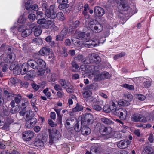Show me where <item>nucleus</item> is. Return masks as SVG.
Wrapping results in <instances>:
<instances>
[{
  "label": "nucleus",
  "instance_id": "nucleus-60",
  "mask_svg": "<svg viewBox=\"0 0 154 154\" xmlns=\"http://www.w3.org/2000/svg\"><path fill=\"white\" fill-rule=\"evenodd\" d=\"M136 98L140 100L143 101L144 100L145 98V97L141 94H138L137 95Z\"/></svg>",
  "mask_w": 154,
  "mask_h": 154
},
{
  "label": "nucleus",
  "instance_id": "nucleus-31",
  "mask_svg": "<svg viewBox=\"0 0 154 154\" xmlns=\"http://www.w3.org/2000/svg\"><path fill=\"white\" fill-rule=\"evenodd\" d=\"M34 34L35 36H39L42 33V30L40 27L39 26L38 27H34L33 28Z\"/></svg>",
  "mask_w": 154,
  "mask_h": 154
},
{
  "label": "nucleus",
  "instance_id": "nucleus-32",
  "mask_svg": "<svg viewBox=\"0 0 154 154\" xmlns=\"http://www.w3.org/2000/svg\"><path fill=\"white\" fill-rule=\"evenodd\" d=\"M60 33L64 39L67 38L70 35L69 31L66 29H63L61 31Z\"/></svg>",
  "mask_w": 154,
  "mask_h": 154
},
{
  "label": "nucleus",
  "instance_id": "nucleus-16",
  "mask_svg": "<svg viewBox=\"0 0 154 154\" xmlns=\"http://www.w3.org/2000/svg\"><path fill=\"white\" fill-rule=\"evenodd\" d=\"M9 69L11 70H14L13 72L15 75H19V64H11L9 67Z\"/></svg>",
  "mask_w": 154,
  "mask_h": 154
},
{
  "label": "nucleus",
  "instance_id": "nucleus-34",
  "mask_svg": "<svg viewBox=\"0 0 154 154\" xmlns=\"http://www.w3.org/2000/svg\"><path fill=\"white\" fill-rule=\"evenodd\" d=\"M83 109V106L77 103L76 106L72 109V111L74 112H77L80 111Z\"/></svg>",
  "mask_w": 154,
  "mask_h": 154
},
{
  "label": "nucleus",
  "instance_id": "nucleus-48",
  "mask_svg": "<svg viewBox=\"0 0 154 154\" xmlns=\"http://www.w3.org/2000/svg\"><path fill=\"white\" fill-rule=\"evenodd\" d=\"M122 86L131 90H134V87L133 85L127 84H123Z\"/></svg>",
  "mask_w": 154,
  "mask_h": 154
},
{
  "label": "nucleus",
  "instance_id": "nucleus-33",
  "mask_svg": "<svg viewBox=\"0 0 154 154\" xmlns=\"http://www.w3.org/2000/svg\"><path fill=\"white\" fill-rule=\"evenodd\" d=\"M71 64L72 66V71L73 72H78L79 70V66L76 62L75 61H73L72 62Z\"/></svg>",
  "mask_w": 154,
  "mask_h": 154
},
{
  "label": "nucleus",
  "instance_id": "nucleus-29",
  "mask_svg": "<svg viewBox=\"0 0 154 154\" xmlns=\"http://www.w3.org/2000/svg\"><path fill=\"white\" fill-rule=\"evenodd\" d=\"M93 75L94 76V80L96 81L98 80H102L101 76V73H100L99 72L98 70L95 71L93 73Z\"/></svg>",
  "mask_w": 154,
  "mask_h": 154
},
{
  "label": "nucleus",
  "instance_id": "nucleus-7",
  "mask_svg": "<svg viewBox=\"0 0 154 154\" xmlns=\"http://www.w3.org/2000/svg\"><path fill=\"white\" fill-rule=\"evenodd\" d=\"M113 114L119 117L120 119L125 118L126 115V111L125 109L120 108L116 109L113 111Z\"/></svg>",
  "mask_w": 154,
  "mask_h": 154
},
{
  "label": "nucleus",
  "instance_id": "nucleus-17",
  "mask_svg": "<svg viewBox=\"0 0 154 154\" xmlns=\"http://www.w3.org/2000/svg\"><path fill=\"white\" fill-rule=\"evenodd\" d=\"M77 37L78 39H80L83 40L84 41H87V40L89 38V36L86 34L85 32H79L77 33Z\"/></svg>",
  "mask_w": 154,
  "mask_h": 154
},
{
  "label": "nucleus",
  "instance_id": "nucleus-28",
  "mask_svg": "<svg viewBox=\"0 0 154 154\" xmlns=\"http://www.w3.org/2000/svg\"><path fill=\"white\" fill-rule=\"evenodd\" d=\"M91 132V129L88 127L83 126L82 128L81 133L84 135H88Z\"/></svg>",
  "mask_w": 154,
  "mask_h": 154
},
{
  "label": "nucleus",
  "instance_id": "nucleus-51",
  "mask_svg": "<svg viewBox=\"0 0 154 154\" xmlns=\"http://www.w3.org/2000/svg\"><path fill=\"white\" fill-rule=\"evenodd\" d=\"M125 53L124 52H121L115 55L114 56V59L115 60H116L123 56H125Z\"/></svg>",
  "mask_w": 154,
  "mask_h": 154
},
{
  "label": "nucleus",
  "instance_id": "nucleus-46",
  "mask_svg": "<svg viewBox=\"0 0 154 154\" xmlns=\"http://www.w3.org/2000/svg\"><path fill=\"white\" fill-rule=\"evenodd\" d=\"M31 13L32 12L28 14L29 15L28 17V19L30 21L33 22L36 19V16L35 14H32Z\"/></svg>",
  "mask_w": 154,
  "mask_h": 154
},
{
  "label": "nucleus",
  "instance_id": "nucleus-6",
  "mask_svg": "<svg viewBox=\"0 0 154 154\" xmlns=\"http://www.w3.org/2000/svg\"><path fill=\"white\" fill-rule=\"evenodd\" d=\"M131 119L132 121L135 122H145L146 120L145 118L143 115L138 113H135L132 114Z\"/></svg>",
  "mask_w": 154,
  "mask_h": 154
},
{
  "label": "nucleus",
  "instance_id": "nucleus-61",
  "mask_svg": "<svg viewBox=\"0 0 154 154\" xmlns=\"http://www.w3.org/2000/svg\"><path fill=\"white\" fill-rule=\"evenodd\" d=\"M34 42L37 43L38 45H41L42 43V41L40 38H37L33 39Z\"/></svg>",
  "mask_w": 154,
  "mask_h": 154
},
{
  "label": "nucleus",
  "instance_id": "nucleus-10",
  "mask_svg": "<svg viewBox=\"0 0 154 154\" xmlns=\"http://www.w3.org/2000/svg\"><path fill=\"white\" fill-rule=\"evenodd\" d=\"M88 57L89 60L88 61L89 62V64L91 63H98L101 61L100 58L96 54H89L88 55Z\"/></svg>",
  "mask_w": 154,
  "mask_h": 154
},
{
  "label": "nucleus",
  "instance_id": "nucleus-3",
  "mask_svg": "<svg viewBox=\"0 0 154 154\" xmlns=\"http://www.w3.org/2000/svg\"><path fill=\"white\" fill-rule=\"evenodd\" d=\"M28 102L27 101H26L25 100L22 101V106L24 107V108L20 112V115L21 116H24L25 114L26 115L25 117L24 116H23L22 119V121L24 122L27 120V119L29 117V112L27 111L26 109V106Z\"/></svg>",
  "mask_w": 154,
  "mask_h": 154
},
{
  "label": "nucleus",
  "instance_id": "nucleus-64",
  "mask_svg": "<svg viewBox=\"0 0 154 154\" xmlns=\"http://www.w3.org/2000/svg\"><path fill=\"white\" fill-rule=\"evenodd\" d=\"M55 38V40L56 41H62L64 39L60 33V35H56Z\"/></svg>",
  "mask_w": 154,
  "mask_h": 154
},
{
  "label": "nucleus",
  "instance_id": "nucleus-63",
  "mask_svg": "<svg viewBox=\"0 0 154 154\" xmlns=\"http://www.w3.org/2000/svg\"><path fill=\"white\" fill-rule=\"evenodd\" d=\"M43 68L38 69L39 70L37 72V75L39 76H42L45 72V71L42 69Z\"/></svg>",
  "mask_w": 154,
  "mask_h": 154
},
{
  "label": "nucleus",
  "instance_id": "nucleus-41",
  "mask_svg": "<svg viewBox=\"0 0 154 154\" xmlns=\"http://www.w3.org/2000/svg\"><path fill=\"white\" fill-rule=\"evenodd\" d=\"M60 21H62L65 19L63 14L62 12H59L56 14V17Z\"/></svg>",
  "mask_w": 154,
  "mask_h": 154
},
{
  "label": "nucleus",
  "instance_id": "nucleus-50",
  "mask_svg": "<svg viewBox=\"0 0 154 154\" xmlns=\"http://www.w3.org/2000/svg\"><path fill=\"white\" fill-rule=\"evenodd\" d=\"M124 98L127 101L129 102L131 101L132 100L133 96L131 94H125L124 96Z\"/></svg>",
  "mask_w": 154,
  "mask_h": 154
},
{
  "label": "nucleus",
  "instance_id": "nucleus-21",
  "mask_svg": "<svg viewBox=\"0 0 154 154\" xmlns=\"http://www.w3.org/2000/svg\"><path fill=\"white\" fill-rule=\"evenodd\" d=\"M85 42H87L85 44V46L86 47L91 48L99 45V44H97L93 40H91L89 41L88 39L87 41Z\"/></svg>",
  "mask_w": 154,
  "mask_h": 154
},
{
  "label": "nucleus",
  "instance_id": "nucleus-5",
  "mask_svg": "<svg viewBox=\"0 0 154 154\" xmlns=\"http://www.w3.org/2000/svg\"><path fill=\"white\" fill-rule=\"evenodd\" d=\"M30 28L26 29V26H20V32H22L21 36L23 37H26L29 35L32 32V29H31L33 26V25H31L30 26Z\"/></svg>",
  "mask_w": 154,
  "mask_h": 154
},
{
  "label": "nucleus",
  "instance_id": "nucleus-27",
  "mask_svg": "<svg viewBox=\"0 0 154 154\" xmlns=\"http://www.w3.org/2000/svg\"><path fill=\"white\" fill-rule=\"evenodd\" d=\"M32 3H31V0H28L26 2L24 3V5L26 10H28V14L32 12V10L30 8L31 7Z\"/></svg>",
  "mask_w": 154,
  "mask_h": 154
},
{
  "label": "nucleus",
  "instance_id": "nucleus-18",
  "mask_svg": "<svg viewBox=\"0 0 154 154\" xmlns=\"http://www.w3.org/2000/svg\"><path fill=\"white\" fill-rule=\"evenodd\" d=\"M101 153L102 150L100 148L95 146H92L91 148L90 152L87 151L85 154H92V153Z\"/></svg>",
  "mask_w": 154,
  "mask_h": 154
},
{
  "label": "nucleus",
  "instance_id": "nucleus-19",
  "mask_svg": "<svg viewBox=\"0 0 154 154\" xmlns=\"http://www.w3.org/2000/svg\"><path fill=\"white\" fill-rule=\"evenodd\" d=\"M50 49L48 47H45L42 48L39 52L42 56H45L48 54L50 51Z\"/></svg>",
  "mask_w": 154,
  "mask_h": 154
},
{
  "label": "nucleus",
  "instance_id": "nucleus-53",
  "mask_svg": "<svg viewBox=\"0 0 154 154\" xmlns=\"http://www.w3.org/2000/svg\"><path fill=\"white\" fill-rule=\"evenodd\" d=\"M82 128V127H80L79 124L78 123H76L74 126V129L77 132H79L81 130Z\"/></svg>",
  "mask_w": 154,
  "mask_h": 154
},
{
  "label": "nucleus",
  "instance_id": "nucleus-44",
  "mask_svg": "<svg viewBox=\"0 0 154 154\" xmlns=\"http://www.w3.org/2000/svg\"><path fill=\"white\" fill-rule=\"evenodd\" d=\"M59 83L60 86L64 88H66L67 87L66 83L64 79H60L59 81Z\"/></svg>",
  "mask_w": 154,
  "mask_h": 154
},
{
  "label": "nucleus",
  "instance_id": "nucleus-26",
  "mask_svg": "<svg viewBox=\"0 0 154 154\" xmlns=\"http://www.w3.org/2000/svg\"><path fill=\"white\" fill-rule=\"evenodd\" d=\"M76 60L81 61L85 64H89V62H88V60L86 58H84L83 56L82 55H79L75 58Z\"/></svg>",
  "mask_w": 154,
  "mask_h": 154
},
{
  "label": "nucleus",
  "instance_id": "nucleus-22",
  "mask_svg": "<svg viewBox=\"0 0 154 154\" xmlns=\"http://www.w3.org/2000/svg\"><path fill=\"white\" fill-rule=\"evenodd\" d=\"M54 24V20H48L45 21L43 25H41L40 26L43 28L45 29H48L50 27V26L53 25Z\"/></svg>",
  "mask_w": 154,
  "mask_h": 154
},
{
  "label": "nucleus",
  "instance_id": "nucleus-25",
  "mask_svg": "<svg viewBox=\"0 0 154 154\" xmlns=\"http://www.w3.org/2000/svg\"><path fill=\"white\" fill-rule=\"evenodd\" d=\"M28 66L27 63H24L20 69V74L23 75L27 72Z\"/></svg>",
  "mask_w": 154,
  "mask_h": 154
},
{
  "label": "nucleus",
  "instance_id": "nucleus-39",
  "mask_svg": "<svg viewBox=\"0 0 154 154\" xmlns=\"http://www.w3.org/2000/svg\"><path fill=\"white\" fill-rule=\"evenodd\" d=\"M34 76L33 74L31 73V71H29L27 72V74L24 76V78L26 80H30L34 78Z\"/></svg>",
  "mask_w": 154,
  "mask_h": 154
},
{
  "label": "nucleus",
  "instance_id": "nucleus-2",
  "mask_svg": "<svg viewBox=\"0 0 154 154\" xmlns=\"http://www.w3.org/2000/svg\"><path fill=\"white\" fill-rule=\"evenodd\" d=\"M48 131L49 134L50 140L49 143L50 144H52L54 141L59 140L61 135L57 130L48 129Z\"/></svg>",
  "mask_w": 154,
  "mask_h": 154
},
{
  "label": "nucleus",
  "instance_id": "nucleus-59",
  "mask_svg": "<svg viewBox=\"0 0 154 154\" xmlns=\"http://www.w3.org/2000/svg\"><path fill=\"white\" fill-rule=\"evenodd\" d=\"M48 122L50 125L52 127H55L57 125V124L54 123L51 119H49Z\"/></svg>",
  "mask_w": 154,
  "mask_h": 154
},
{
  "label": "nucleus",
  "instance_id": "nucleus-38",
  "mask_svg": "<svg viewBox=\"0 0 154 154\" xmlns=\"http://www.w3.org/2000/svg\"><path fill=\"white\" fill-rule=\"evenodd\" d=\"M154 150L152 147L149 146H146L145 148L144 151L143 152L144 153H146V154H152ZM142 153H143V152Z\"/></svg>",
  "mask_w": 154,
  "mask_h": 154
},
{
  "label": "nucleus",
  "instance_id": "nucleus-49",
  "mask_svg": "<svg viewBox=\"0 0 154 154\" xmlns=\"http://www.w3.org/2000/svg\"><path fill=\"white\" fill-rule=\"evenodd\" d=\"M103 110L106 113L110 112L111 111H112L110 106L108 105H105L103 108Z\"/></svg>",
  "mask_w": 154,
  "mask_h": 154
},
{
  "label": "nucleus",
  "instance_id": "nucleus-11",
  "mask_svg": "<svg viewBox=\"0 0 154 154\" xmlns=\"http://www.w3.org/2000/svg\"><path fill=\"white\" fill-rule=\"evenodd\" d=\"M34 134V133L32 131H25L22 134L23 139L25 141H29L33 137Z\"/></svg>",
  "mask_w": 154,
  "mask_h": 154
},
{
  "label": "nucleus",
  "instance_id": "nucleus-35",
  "mask_svg": "<svg viewBox=\"0 0 154 154\" xmlns=\"http://www.w3.org/2000/svg\"><path fill=\"white\" fill-rule=\"evenodd\" d=\"M118 102L115 100L111 101L109 102V106L113 111L118 105Z\"/></svg>",
  "mask_w": 154,
  "mask_h": 154
},
{
  "label": "nucleus",
  "instance_id": "nucleus-62",
  "mask_svg": "<svg viewBox=\"0 0 154 154\" xmlns=\"http://www.w3.org/2000/svg\"><path fill=\"white\" fill-rule=\"evenodd\" d=\"M93 109L97 111H100L102 109L101 106L98 105H95L92 106Z\"/></svg>",
  "mask_w": 154,
  "mask_h": 154
},
{
  "label": "nucleus",
  "instance_id": "nucleus-40",
  "mask_svg": "<svg viewBox=\"0 0 154 154\" xmlns=\"http://www.w3.org/2000/svg\"><path fill=\"white\" fill-rule=\"evenodd\" d=\"M27 14L26 12H25L23 15L20 17V18L21 19L20 20V23H21L23 25H21L22 26H24V24L26 23V21L27 20L26 18L25 17V15H26ZM21 25H20L21 26Z\"/></svg>",
  "mask_w": 154,
  "mask_h": 154
},
{
  "label": "nucleus",
  "instance_id": "nucleus-1",
  "mask_svg": "<svg viewBox=\"0 0 154 154\" xmlns=\"http://www.w3.org/2000/svg\"><path fill=\"white\" fill-rule=\"evenodd\" d=\"M27 64L28 66L34 69L45 68L46 66L45 62L41 59H38L36 60L29 59L28 61Z\"/></svg>",
  "mask_w": 154,
  "mask_h": 154
},
{
  "label": "nucleus",
  "instance_id": "nucleus-47",
  "mask_svg": "<svg viewBox=\"0 0 154 154\" xmlns=\"http://www.w3.org/2000/svg\"><path fill=\"white\" fill-rule=\"evenodd\" d=\"M72 122L71 120H67L65 124V125L66 128H71L72 127L73 125H71L72 124Z\"/></svg>",
  "mask_w": 154,
  "mask_h": 154
},
{
  "label": "nucleus",
  "instance_id": "nucleus-4",
  "mask_svg": "<svg viewBox=\"0 0 154 154\" xmlns=\"http://www.w3.org/2000/svg\"><path fill=\"white\" fill-rule=\"evenodd\" d=\"M99 127V132L103 135L109 134L112 131V128L109 126L106 127L103 124H100Z\"/></svg>",
  "mask_w": 154,
  "mask_h": 154
},
{
  "label": "nucleus",
  "instance_id": "nucleus-12",
  "mask_svg": "<svg viewBox=\"0 0 154 154\" xmlns=\"http://www.w3.org/2000/svg\"><path fill=\"white\" fill-rule=\"evenodd\" d=\"M118 4L119 5L118 8L120 10H126L129 8L128 2L125 0H119Z\"/></svg>",
  "mask_w": 154,
  "mask_h": 154
},
{
  "label": "nucleus",
  "instance_id": "nucleus-36",
  "mask_svg": "<svg viewBox=\"0 0 154 154\" xmlns=\"http://www.w3.org/2000/svg\"><path fill=\"white\" fill-rule=\"evenodd\" d=\"M37 15L36 19H45L46 17V14H44L42 11H37L36 13Z\"/></svg>",
  "mask_w": 154,
  "mask_h": 154
},
{
  "label": "nucleus",
  "instance_id": "nucleus-20",
  "mask_svg": "<svg viewBox=\"0 0 154 154\" xmlns=\"http://www.w3.org/2000/svg\"><path fill=\"white\" fill-rule=\"evenodd\" d=\"M45 13L46 17L48 18L53 19L56 17V11H52L47 9L45 11Z\"/></svg>",
  "mask_w": 154,
  "mask_h": 154
},
{
  "label": "nucleus",
  "instance_id": "nucleus-23",
  "mask_svg": "<svg viewBox=\"0 0 154 154\" xmlns=\"http://www.w3.org/2000/svg\"><path fill=\"white\" fill-rule=\"evenodd\" d=\"M15 55L13 53H11L8 54L7 59H5V61L7 63H12L15 58Z\"/></svg>",
  "mask_w": 154,
  "mask_h": 154
},
{
  "label": "nucleus",
  "instance_id": "nucleus-8",
  "mask_svg": "<svg viewBox=\"0 0 154 154\" xmlns=\"http://www.w3.org/2000/svg\"><path fill=\"white\" fill-rule=\"evenodd\" d=\"M47 141V138L46 137L43 136L41 138L37 137L35 140L34 145L35 146L37 147L43 146L46 143Z\"/></svg>",
  "mask_w": 154,
  "mask_h": 154
},
{
  "label": "nucleus",
  "instance_id": "nucleus-57",
  "mask_svg": "<svg viewBox=\"0 0 154 154\" xmlns=\"http://www.w3.org/2000/svg\"><path fill=\"white\" fill-rule=\"evenodd\" d=\"M54 89L57 91H62L63 89L60 85L58 84H56L54 87Z\"/></svg>",
  "mask_w": 154,
  "mask_h": 154
},
{
  "label": "nucleus",
  "instance_id": "nucleus-43",
  "mask_svg": "<svg viewBox=\"0 0 154 154\" xmlns=\"http://www.w3.org/2000/svg\"><path fill=\"white\" fill-rule=\"evenodd\" d=\"M92 92L90 91H87L83 93L82 95L84 98H88L91 97L92 94Z\"/></svg>",
  "mask_w": 154,
  "mask_h": 154
},
{
  "label": "nucleus",
  "instance_id": "nucleus-52",
  "mask_svg": "<svg viewBox=\"0 0 154 154\" xmlns=\"http://www.w3.org/2000/svg\"><path fill=\"white\" fill-rule=\"evenodd\" d=\"M113 136L114 138L119 139L122 138V135L119 132L116 131L114 133Z\"/></svg>",
  "mask_w": 154,
  "mask_h": 154
},
{
  "label": "nucleus",
  "instance_id": "nucleus-15",
  "mask_svg": "<svg viewBox=\"0 0 154 154\" xmlns=\"http://www.w3.org/2000/svg\"><path fill=\"white\" fill-rule=\"evenodd\" d=\"M131 141L128 140H122L117 144V146L121 149H124L127 147L131 143Z\"/></svg>",
  "mask_w": 154,
  "mask_h": 154
},
{
  "label": "nucleus",
  "instance_id": "nucleus-30",
  "mask_svg": "<svg viewBox=\"0 0 154 154\" xmlns=\"http://www.w3.org/2000/svg\"><path fill=\"white\" fill-rule=\"evenodd\" d=\"M93 29H94V30L96 32H100L103 29V26L100 24H97L96 25H94L92 26Z\"/></svg>",
  "mask_w": 154,
  "mask_h": 154
},
{
  "label": "nucleus",
  "instance_id": "nucleus-9",
  "mask_svg": "<svg viewBox=\"0 0 154 154\" xmlns=\"http://www.w3.org/2000/svg\"><path fill=\"white\" fill-rule=\"evenodd\" d=\"M82 123L87 122L88 124L92 123L93 120V117L92 114L90 113L85 114L81 116Z\"/></svg>",
  "mask_w": 154,
  "mask_h": 154
},
{
  "label": "nucleus",
  "instance_id": "nucleus-54",
  "mask_svg": "<svg viewBox=\"0 0 154 154\" xmlns=\"http://www.w3.org/2000/svg\"><path fill=\"white\" fill-rule=\"evenodd\" d=\"M63 51H62V55L64 57H66L67 56L68 54L67 53V49L64 47H62Z\"/></svg>",
  "mask_w": 154,
  "mask_h": 154
},
{
  "label": "nucleus",
  "instance_id": "nucleus-45",
  "mask_svg": "<svg viewBox=\"0 0 154 154\" xmlns=\"http://www.w3.org/2000/svg\"><path fill=\"white\" fill-rule=\"evenodd\" d=\"M101 75L102 79H107L110 77V75L107 72H104L101 73Z\"/></svg>",
  "mask_w": 154,
  "mask_h": 154
},
{
  "label": "nucleus",
  "instance_id": "nucleus-13",
  "mask_svg": "<svg viewBox=\"0 0 154 154\" xmlns=\"http://www.w3.org/2000/svg\"><path fill=\"white\" fill-rule=\"evenodd\" d=\"M95 15L98 17H102L105 13L104 9L99 6H96L94 8Z\"/></svg>",
  "mask_w": 154,
  "mask_h": 154
},
{
  "label": "nucleus",
  "instance_id": "nucleus-42",
  "mask_svg": "<svg viewBox=\"0 0 154 154\" xmlns=\"http://www.w3.org/2000/svg\"><path fill=\"white\" fill-rule=\"evenodd\" d=\"M4 94L8 99H12V97H14V94L9 93L7 90H4Z\"/></svg>",
  "mask_w": 154,
  "mask_h": 154
},
{
  "label": "nucleus",
  "instance_id": "nucleus-55",
  "mask_svg": "<svg viewBox=\"0 0 154 154\" xmlns=\"http://www.w3.org/2000/svg\"><path fill=\"white\" fill-rule=\"evenodd\" d=\"M68 7L69 5L68 4H66L65 3H60L59 5L58 8L60 9H62L66 8H68Z\"/></svg>",
  "mask_w": 154,
  "mask_h": 154
},
{
  "label": "nucleus",
  "instance_id": "nucleus-58",
  "mask_svg": "<svg viewBox=\"0 0 154 154\" xmlns=\"http://www.w3.org/2000/svg\"><path fill=\"white\" fill-rule=\"evenodd\" d=\"M57 120L58 124L60 125H62V115H57Z\"/></svg>",
  "mask_w": 154,
  "mask_h": 154
},
{
  "label": "nucleus",
  "instance_id": "nucleus-56",
  "mask_svg": "<svg viewBox=\"0 0 154 154\" xmlns=\"http://www.w3.org/2000/svg\"><path fill=\"white\" fill-rule=\"evenodd\" d=\"M77 39H78L77 37L75 38L73 37L71 38V41L73 44H75V43H76L77 44H79L80 42L79 40H77Z\"/></svg>",
  "mask_w": 154,
  "mask_h": 154
},
{
  "label": "nucleus",
  "instance_id": "nucleus-24",
  "mask_svg": "<svg viewBox=\"0 0 154 154\" xmlns=\"http://www.w3.org/2000/svg\"><path fill=\"white\" fill-rule=\"evenodd\" d=\"M57 79V74L54 73H52L49 74L47 76L48 81L50 82H55Z\"/></svg>",
  "mask_w": 154,
  "mask_h": 154
},
{
  "label": "nucleus",
  "instance_id": "nucleus-37",
  "mask_svg": "<svg viewBox=\"0 0 154 154\" xmlns=\"http://www.w3.org/2000/svg\"><path fill=\"white\" fill-rule=\"evenodd\" d=\"M100 120L102 122L106 124H113L114 123L112 121L105 117L101 118Z\"/></svg>",
  "mask_w": 154,
  "mask_h": 154
},
{
  "label": "nucleus",
  "instance_id": "nucleus-14",
  "mask_svg": "<svg viewBox=\"0 0 154 154\" xmlns=\"http://www.w3.org/2000/svg\"><path fill=\"white\" fill-rule=\"evenodd\" d=\"M37 119L35 117H32L28 120L25 126L28 128H31L36 123Z\"/></svg>",
  "mask_w": 154,
  "mask_h": 154
}]
</instances>
